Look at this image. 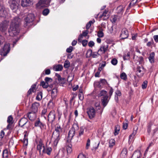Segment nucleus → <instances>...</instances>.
<instances>
[{
    "label": "nucleus",
    "instance_id": "f257e3e1",
    "mask_svg": "<svg viewBox=\"0 0 158 158\" xmlns=\"http://www.w3.org/2000/svg\"><path fill=\"white\" fill-rule=\"evenodd\" d=\"M21 19L18 17H15L12 20L8 30L10 36H15L19 34L20 31L19 25Z\"/></svg>",
    "mask_w": 158,
    "mask_h": 158
},
{
    "label": "nucleus",
    "instance_id": "f03ea898",
    "mask_svg": "<svg viewBox=\"0 0 158 158\" xmlns=\"http://www.w3.org/2000/svg\"><path fill=\"white\" fill-rule=\"evenodd\" d=\"M62 129L59 125H56L55 128V131L53 132L52 138L54 139V144L56 146L60 139V135L62 132Z\"/></svg>",
    "mask_w": 158,
    "mask_h": 158
},
{
    "label": "nucleus",
    "instance_id": "7ed1b4c3",
    "mask_svg": "<svg viewBox=\"0 0 158 158\" xmlns=\"http://www.w3.org/2000/svg\"><path fill=\"white\" fill-rule=\"evenodd\" d=\"M99 96H103L102 99V102L103 106L105 107L107 104L109 100L108 99V96L107 95V92L104 90L101 91L99 94Z\"/></svg>",
    "mask_w": 158,
    "mask_h": 158
},
{
    "label": "nucleus",
    "instance_id": "20e7f679",
    "mask_svg": "<svg viewBox=\"0 0 158 158\" xmlns=\"http://www.w3.org/2000/svg\"><path fill=\"white\" fill-rule=\"evenodd\" d=\"M9 3L11 9L14 12H16L18 9L19 3L16 0H9Z\"/></svg>",
    "mask_w": 158,
    "mask_h": 158
},
{
    "label": "nucleus",
    "instance_id": "39448f33",
    "mask_svg": "<svg viewBox=\"0 0 158 158\" xmlns=\"http://www.w3.org/2000/svg\"><path fill=\"white\" fill-rule=\"evenodd\" d=\"M34 19V15L33 14L30 13L27 15L24 19V26L26 27L30 23L32 22Z\"/></svg>",
    "mask_w": 158,
    "mask_h": 158
},
{
    "label": "nucleus",
    "instance_id": "423d86ee",
    "mask_svg": "<svg viewBox=\"0 0 158 158\" xmlns=\"http://www.w3.org/2000/svg\"><path fill=\"white\" fill-rule=\"evenodd\" d=\"M10 45L9 43L4 44L3 48L1 50V55L5 56L9 52L10 50Z\"/></svg>",
    "mask_w": 158,
    "mask_h": 158
},
{
    "label": "nucleus",
    "instance_id": "0eeeda50",
    "mask_svg": "<svg viewBox=\"0 0 158 158\" xmlns=\"http://www.w3.org/2000/svg\"><path fill=\"white\" fill-rule=\"evenodd\" d=\"M56 118V112L54 110H51L48 115L47 120L50 123L52 124Z\"/></svg>",
    "mask_w": 158,
    "mask_h": 158
},
{
    "label": "nucleus",
    "instance_id": "6e6552de",
    "mask_svg": "<svg viewBox=\"0 0 158 158\" xmlns=\"http://www.w3.org/2000/svg\"><path fill=\"white\" fill-rule=\"evenodd\" d=\"M30 125V123L28 122V119L25 118H22L19 121V125L21 127H25L28 129L29 126Z\"/></svg>",
    "mask_w": 158,
    "mask_h": 158
},
{
    "label": "nucleus",
    "instance_id": "1a4fd4ad",
    "mask_svg": "<svg viewBox=\"0 0 158 158\" xmlns=\"http://www.w3.org/2000/svg\"><path fill=\"white\" fill-rule=\"evenodd\" d=\"M8 22L6 20L3 21L0 23V31L5 33L6 31L8 26Z\"/></svg>",
    "mask_w": 158,
    "mask_h": 158
},
{
    "label": "nucleus",
    "instance_id": "9d476101",
    "mask_svg": "<svg viewBox=\"0 0 158 158\" xmlns=\"http://www.w3.org/2000/svg\"><path fill=\"white\" fill-rule=\"evenodd\" d=\"M109 45L107 43H104L101 45L100 49L98 50V52H100L101 54H104L108 50Z\"/></svg>",
    "mask_w": 158,
    "mask_h": 158
},
{
    "label": "nucleus",
    "instance_id": "9b49d317",
    "mask_svg": "<svg viewBox=\"0 0 158 158\" xmlns=\"http://www.w3.org/2000/svg\"><path fill=\"white\" fill-rule=\"evenodd\" d=\"M8 13V9H6L2 5L0 4V17H6Z\"/></svg>",
    "mask_w": 158,
    "mask_h": 158
},
{
    "label": "nucleus",
    "instance_id": "f8f14e48",
    "mask_svg": "<svg viewBox=\"0 0 158 158\" xmlns=\"http://www.w3.org/2000/svg\"><path fill=\"white\" fill-rule=\"evenodd\" d=\"M51 0H40L37 4L38 6L41 7L48 6L49 5Z\"/></svg>",
    "mask_w": 158,
    "mask_h": 158
},
{
    "label": "nucleus",
    "instance_id": "ddd939ff",
    "mask_svg": "<svg viewBox=\"0 0 158 158\" xmlns=\"http://www.w3.org/2000/svg\"><path fill=\"white\" fill-rule=\"evenodd\" d=\"M144 73V69L142 66H138L136 69V73L139 77L142 76Z\"/></svg>",
    "mask_w": 158,
    "mask_h": 158
},
{
    "label": "nucleus",
    "instance_id": "4468645a",
    "mask_svg": "<svg viewBox=\"0 0 158 158\" xmlns=\"http://www.w3.org/2000/svg\"><path fill=\"white\" fill-rule=\"evenodd\" d=\"M32 4V0H21V5L23 7H27Z\"/></svg>",
    "mask_w": 158,
    "mask_h": 158
},
{
    "label": "nucleus",
    "instance_id": "2eb2a0df",
    "mask_svg": "<svg viewBox=\"0 0 158 158\" xmlns=\"http://www.w3.org/2000/svg\"><path fill=\"white\" fill-rule=\"evenodd\" d=\"M65 154H66V150L63 148L59 150L58 154L54 158H65Z\"/></svg>",
    "mask_w": 158,
    "mask_h": 158
},
{
    "label": "nucleus",
    "instance_id": "dca6fc26",
    "mask_svg": "<svg viewBox=\"0 0 158 158\" xmlns=\"http://www.w3.org/2000/svg\"><path fill=\"white\" fill-rule=\"evenodd\" d=\"M87 114L90 118H92L95 115V111L93 107H90L87 111Z\"/></svg>",
    "mask_w": 158,
    "mask_h": 158
},
{
    "label": "nucleus",
    "instance_id": "f3484780",
    "mask_svg": "<svg viewBox=\"0 0 158 158\" xmlns=\"http://www.w3.org/2000/svg\"><path fill=\"white\" fill-rule=\"evenodd\" d=\"M128 36V31L127 29L124 28L122 30L120 37L122 39H125L127 38Z\"/></svg>",
    "mask_w": 158,
    "mask_h": 158
},
{
    "label": "nucleus",
    "instance_id": "a211bd4d",
    "mask_svg": "<svg viewBox=\"0 0 158 158\" xmlns=\"http://www.w3.org/2000/svg\"><path fill=\"white\" fill-rule=\"evenodd\" d=\"M34 126L35 127H39L42 129L44 128V124L40 122V119L38 118L35 121L34 123Z\"/></svg>",
    "mask_w": 158,
    "mask_h": 158
},
{
    "label": "nucleus",
    "instance_id": "6ab92c4d",
    "mask_svg": "<svg viewBox=\"0 0 158 158\" xmlns=\"http://www.w3.org/2000/svg\"><path fill=\"white\" fill-rule=\"evenodd\" d=\"M87 53L89 54V56H92L93 58H96L98 57L99 55H101L100 52H92V50L91 49L87 51Z\"/></svg>",
    "mask_w": 158,
    "mask_h": 158
},
{
    "label": "nucleus",
    "instance_id": "aec40b11",
    "mask_svg": "<svg viewBox=\"0 0 158 158\" xmlns=\"http://www.w3.org/2000/svg\"><path fill=\"white\" fill-rule=\"evenodd\" d=\"M40 106V104L38 102H35L33 103L31 108V112H37L38 111V107Z\"/></svg>",
    "mask_w": 158,
    "mask_h": 158
},
{
    "label": "nucleus",
    "instance_id": "412c9836",
    "mask_svg": "<svg viewBox=\"0 0 158 158\" xmlns=\"http://www.w3.org/2000/svg\"><path fill=\"white\" fill-rule=\"evenodd\" d=\"M36 113L31 111L29 112L27 116L30 120L33 121L35 119L36 117Z\"/></svg>",
    "mask_w": 158,
    "mask_h": 158
},
{
    "label": "nucleus",
    "instance_id": "4be33fe9",
    "mask_svg": "<svg viewBox=\"0 0 158 158\" xmlns=\"http://www.w3.org/2000/svg\"><path fill=\"white\" fill-rule=\"evenodd\" d=\"M37 149L39 151L40 153L41 154V150L43 149L42 150V152H45V148L44 145L42 143L41 141L39 142L38 144L37 145Z\"/></svg>",
    "mask_w": 158,
    "mask_h": 158
},
{
    "label": "nucleus",
    "instance_id": "5701e85b",
    "mask_svg": "<svg viewBox=\"0 0 158 158\" xmlns=\"http://www.w3.org/2000/svg\"><path fill=\"white\" fill-rule=\"evenodd\" d=\"M125 6H120L117 8V12L119 16H121L124 11Z\"/></svg>",
    "mask_w": 158,
    "mask_h": 158
},
{
    "label": "nucleus",
    "instance_id": "b1692460",
    "mask_svg": "<svg viewBox=\"0 0 158 158\" xmlns=\"http://www.w3.org/2000/svg\"><path fill=\"white\" fill-rule=\"evenodd\" d=\"M75 132V129L73 127L69 131L68 134V137L69 139H72L73 137Z\"/></svg>",
    "mask_w": 158,
    "mask_h": 158
},
{
    "label": "nucleus",
    "instance_id": "393cba45",
    "mask_svg": "<svg viewBox=\"0 0 158 158\" xmlns=\"http://www.w3.org/2000/svg\"><path fill=\"white\" fill-rule=\"evenodd\" d=\"M29 132L27 131H25L24 132V138L23 139V143L25 146H27L28 144V139L27 137L28 135Z\"/></svg>",
    "mask_w": 158,
    "mask_h": 158
},
{
    "label": "nucleus",
    "instance_id": "a878e982",
    "mask_svg": "<svg viewBox=\"0 0 158 158\" xmlns=\"http://www.w3.org/2000/svg\"><path fill=\"white\" fill-rule=\"evenodd\" d=\"M141 154L139 151H136L133 153L132 156V158H140Z\"/></svg>",
    "mask_w": 158,
    "mask_h": 158
},
{
    "label": "nucleus",
    "instance_id": "bb28decb",
    "mask_svg": "<svg viewBox=\"0 0 158 158\" xmlns=\"http://www.w3.org/2000/svg\"><path fill=\"white\" fill-rule=\"evenodd\" d=\"M57 89L56 88H54L52 89L51 92V97L52 99H55L57 93Z\"/></svg>",
    "mask_w": 158,
    "mask_h": 158
},
{
    "label": "nucleus",
    "instance_id": "cd10ccee",
    "mask_svg": "<svg viewBox=\"0 0 158 158\" xmlns=\"http://www.w3.org/2000/svg\"><path fill=\"white\" fill-rule=\"evenodd\" d=\"M62 69V66L60 64L55 65L53 67V70L56 71H61Z\"/></svg>",
    "mask_w": 158,
    "mask_h": 158
},
{
    "label": "nucleus",
    "instance_id": "c85d7f7f",
    "mask_svg": "<svg viewBox=\"0 0 158 158\" xmlns=\"http://www.w3.org/2000/svg\"><path fill=\"white\" fill-rule=\"evenodd\" d=\"M154 56L155 53L154 52H152L150 54L148 59L151 63H153L154 62Z\"/></svg>",
    "mask_w": 158,
    "mask_h": 158
},
{
    "label": "nucleus",
    "instance_id": "c756f323",
    "mask_svg": "<svg viewBox=\"0 0 158 158\" xmlns=\"http://www.w3.org/2000/svg\"><path fill=\"white\" fill-rule=\"evenodd\" d=\"M108 12V10H105L102 14L100 16V17L101 18L103 17V19H108L109 17V16L107 14Z\"/></svg>",
    "mask_w": 158,
    "mask_h": 158
},
{
    "label": "nucleus",
    "instance_id": "7c9ffc66",
    "mask_svg": "<svg viewBox=\"0 0 158 158\" xmlns=\"http://www.w3.org/2000/svg\"><path fill=\"white\" fill-rule=\"evenodd\" d=\"M35 87L36 85L35 84L32 85L31 86V88L27 92L28 94L29 95L31 94L32 92H35L36 91Z\"/></svg>",
    "mask_w": 158,
    "mask_h": 158
},
{
    "label": "nucleus",
    "instance_id": "2f4dec72",
    "mask_svg": "<svg viewBox=\"0 0 158 158\" xmlns=\"http://www.w3.org/2000/svg\"><path fill=\"white\" fill-rule=\"evenodd\" d=\"M137 128H136L135 130L134 129V131H133L132 133L129 136V141H131L133 139L134 136L137 133Z\"/></svg>",
    "mask_w": 158,
    "mask_h": 158
},
{
    "label": "nucleus",
    "instance_id": "473e14b6",
    "mask_svg": "<svg viewBox=\"0 0 158 158\" xmlns=\"http://www.w3.org/2000/svg\"><path fill=\"white\" fill-rule=\"evenodd\" d=\"M127 153V150L126 148H124L120 154V156L122 158H124L126 156V154Z\"/></svg>",
    "mask_w": 158,
    "mask_h": 158
},
{
    "label": "nucleus",
    "instance_id": "72a5a7b5",
    "mask_svg": "<svg viewBox=\"0 0 158 158\" xmlns=\"http://www.w3.org/2000/svg\"><path fill=\"white\" fill-rule=\"evenodd\" d=\"M52 151V148L50 147H47L46 149L45 148V152H43L44 153H46L48 155H50Z\"/></svg>",
    "mask_w": 158,
    "mask_h": 158
},
{
    "label": "nucleus",
    "instance_id": "f704fd0d",
    "mask_svg": "<svg viewBox=\"0 0 158 158\" xmlns=\"http://www.w3.org/2000/svg\"><path fill=\"white\" fill-rule=\"evenodd\" d=\"M120 130V126L118 125H116L114 128V134L115 135H117L119 133Z\"/></svg>",
    "mask_w": 158,
    "mask_h": 158
},
{
    "label": "nucleus",
    "instance_id": "c9c22d12",
    "mask_svg": "<svg viewBox=\"0 0 158 158\" xmlns=\"http://www.w3.org/2000/svg\"><path fill=\"white\" fill-rule=\"evenodd\" d=\"M42 93L41 91L38 92L36 97V99L38 101H40L42 98Z\"/></svg>",
    "mask_w": 158,
    "mask_h": 158
},
{
    "label": "nucleus",
    "instance_id": "e433bc0d",
    "mask_svg": "<svg viewBox=\"0 0 158 158\" xmlns=\"http://www.w3.org/2000/svg\"><path fill=\"white\" fill-rule=\"evenodd\" d=\"M104 33L102 29H100L98 32L97 36L99 38H102L104 36Z\"/></svg>",
    "mask_w": 158,
    "mask_h": 158
},
{
    "label": "nucleus",
    "instance_id": "4c0bfd02",
    "mask_svg": "<svg viewBox=\"0 0 158 158\" xmlns=\"http://www.w3.org/2000/svg\"><path fill=\"white\" fill-rule=\"evenodd\" d=\"M137 2L138 0H132L129 4L127 10L129 9L131 6H134Z\"/></svg>",
    "mask_w": 158,
    "mask_h": 158
},
{
    "label": "nucleus",
    "instance_id": "58836bf2",
    "mask_svg": "<svg viewBox=\"0 0 158 158\" xmlns=\"http://www.w3.org/2000/svg\"><path fill=\"white\" fill-rule=\"evenodd\" d=\"M115 141L114 139H111L110 140L109 142V147L112 148L115 144Z\"/></svg>",
    "mask_w": 158,
    "mask_h": 158
},
{
    "label": "nucleus",
    "instance_id": "ea45409f",
    "mask_svg": "<svg viewBox=\"0 0 158 158\" xmlns=\"http://www.w3.org/2000/svg\"><path fill=\"white\" fill-rule=\"evenodd\" d=\"M87 155L84 154L83 153H80L77 156V158H88Z\"/></svg>",
    "mask_w": 158,
    "mask_h": 158
},
{
    "label": "nucleus",
    "instance_id": "a19ab883",
    "mask_svg": "<svg viewBox=\"0 0 158 158\" xmlns=\"http://www.w3.org/2000/svg\"><path fill=\"white\" fill-rule=\"evenodd\" d=\"M72 146L71 144L69 145L67 147V151L68 154H70L71 153L72 151Z\"/></svg>",
    "mask_w": 158,
    "mask_h": 158
},
{
    "label": "nucleus",
    "instance_id": "79ce46f5",
    "mask_svg": "<svg viewBox=\"0 0 158 158\" xmlns=\"http://www.w3.org/2000/svg\"><path fill=\"white\" fill-rule=\"evenodd\" d=\"M64 67L65 68H68L70 66V63L69 61L68 60H66L64 63Z\"/></svg>",
    "mask_w": 158,
    "mask_h": 158
},
{
    "label": "nucleus",
    "instance_id": "37998d69",
    "mask_svg": "<svg viewBox=\"0 0 158 158\" xmlns=\"http://www.w3.org/2000/svg\"><path fill=\"white\" fill-rule=\"evenodd\" d=\"M120 77L121 79L124 80H126L127 79V75L124 72L121 73Z\"/></svg>",
    "mask_w": 158,
    "mask_h": 158
},
{
    "label": "nucleus",
    "instance_id": "c03bdc74",
    "mask_svg": "<svg viewBox=\"0 0 158 158\" xmlns=\"http://www.w3.org/2000/svg\"><path fill=\"white\" fill-rule=\"evenodd\" d=\"M40 85L44 88H47L49 86L48 84L44 81H42L41 82Z\"/></svg>",
    "mask_w": 158,
    "mask_h": 158
},
{
    "label": "nucleus",
    "instance_id": "a18cd8bd",
    "mask_svg": "<svg viewBox=\"0 0 158 158\" xmlns=\"http://www.w3.org/2000/svg\"><path fill=\"white\" fill-rule=\"evenodd\" d=\"M154 42L153 39H152L150 41L148 42L146 44V45L148 47H152V46L154 44Z\"/></svg>",
    "mask_w": 158,
    "mask_h": 158
},
{
    "label": "nucleus",
    "instance_id": "49530a36",
    "mask_svg": "<svg viewBox=\"0 0 158 158\" xmlns=\"http://www.w3.org/2000/svg\"><path fill=\"white\" fill-rule=\"evenodd\" d=\"M47 112V110L46 109H44L41 112L42 116L44 117L45 119H47V117L45 116V114Z\"/></svg>",
    "mask_w": 158,
    "mask_h": 158
},
{
    "label": "nucleus",
    "instance_id": "de8ad7c7",
    "mask_svg": "<svg viewBox=\"0 0 158 158\" xmlns=\"http://www.w3.org/2000/svg\"><path fill=\"white\" fill-rule=\"evenodd\" d=\"M94 86L95 88H100L101 86L100 82L98 81H96L94 82Z\"/></svg>",
    "mask_w": 158,
    "mask_h": 158
},
{
    "label": "nucleus",
    "instance_id": "09e8293b",
    "mask_svg": "<svg viewBox=\"0 0 158 158\" xmlns=\"http://www.w3.org/2000/svg\"><path fill=\"white\" fill-rule=\"evenodd\" d=\"M130 58V54L129 52H127L123 56V58L124 60H127L129 59Z\"/></svg>",
    "mask_w": 158,
    "mask_h": 158
},
{
    "label": "nucleus",
    "instance_id": "8fccbe9b",
    "mask_svg": "<svg viewBox=\"0 0 158 158\" xmlns=\"http://www.w3.org/2000/svg\"><path fill=\"white\" fill-rule=\"evenodd\" d=\"M49 13V10L48 9H45L43 11L42 13L44 16L47 15Z\"/></svg>",
    "mask_w": 158,
    "mask_h": 158
},
{
    "label": "nucleus",
    "instance_id": "3c124183",
    "mask_svg": "<svg viewBox=\"0 0 158 158\" xmlns=\"http://www.w3.org/2000/svg\"><path fill=\"white\" fill-rule=\"evenodd\" d=\"M13 119V118H12L11 115H10L7 118V122L8 123H12L13 122H12Z\"/></svg>",
    "mask_w": 158,
    "mask_h": 158
},
{
    "label": "nucleus",
    "instance_id": "603ef678",
    "mask_svg": "<svg viewBox=\"0 0 158 158\" xmlns=\"http://www.w3.org/2000/svg\"><path fill=\"white\" fill-rule=\"evenodd\" d=\"M54 100V99H52L50 100L48 103V106H50L52 108L54 106V102H53V100Z\"/></svg>",
    "mask_w": 158,
    "mask_h": 158
},
{
    "label": "nucleus",
    "instance_id": "864d4df0",
    "mask_svg": "<svg viewBox=\"0 0 158 158\" xmlns=\"http://www.w3.org/2000/svg\"><path fill=\"white\" fill-rule=\"evenodd\" d=\"M148 81H145L143 83L142 85V88L143 89H145L146 88L147 86Z\"/></svg>",
    "mask_w": 158,
    "mask_h": 158
},
{
    "label": "nucleus",
    "instance_id": "5fc2aeb1",
    "mask_svg": "<svg viewBox=\"0 0 158 158\" xmlns=\"http://www.w3.org/2000/svg\"><path fill=\"white\" fill-rule=\"evenodd\" d=\"M90 140L89 139H88L87 141V143L86 144V146L85 147V148L86 149H88L90 145Z\"/></svg>",
    "mask_w": 158,
    "mask_h": 158
},
{
    "label": "nucleus",
    "instance_id": "6e6d98bb",
    "mask_svg": "<svg viewBox=\"0 0 158 158\" xmlns=\"http://www.w3.org/2000/svg\"><path fill=\"white\" fill-rule=\"evenodd\" d=\"M117 60L115 58H114L111 61V64L113 65H116L117 63Z\"/></svg>",
    "mask_w": 158,
    "mask_h": 158
},
{
    "label": "nucleus",
    "instance_id": "4d7b16f0",
    "mask_svg": "<svg viewBox=\"0 0 158 158\" xmlns=\"http://www.w3.org/2000/svg\"><path fill=\"white\" fill-rule=\"evenodd\" d=\"M45 81L47 84H48L52 81V79L50 78L46 77L45 78Z\"/></svg>",
    "mask_w": 158,
    "mask_h": 158
},
{
    "label": "nucleus",
    "instance_id": "13d9d810",
    "mask_svg": "<svg viewBox=\"0 0 158 158\" xmlns=\"http://www.w3.org/2000/svg\"><path fill=\"white\" fill-rule=\"evenodd\" d=\"M84 129L83 128H81L80 129L79 132V136H81L82 135L84 132Z\"/></svg>",
    "mask_w": 158,
    "mask_h": 158
},
{
    "label": "nucleus",
    "instance_id": "bf43d9fd",
    "mask_svg": "<svg viewBox=\"0 0 158 158\" xmlns=\"http://www.w3.org/2000/svg\"><path fill=\"white\" fill-rule=\"evenodd\" d=\"M8 151L7 150H4L3 152L2 156L3 157H6L7 156Z\"/></svg>",
    "mask_w": 158,
    "mask_h": 158
},
{
    "label": "nucleus",
    "instance_id": "052dcab7",
    "mask_svg": "<svg viewBox=\"0 0 158 158\" xmlns=\"http://www.w3.org/2000/svg\"><path fill=\"white\" fill-rule=\"evenodd\" d=\"M5 41L4 37L2 35H0V45L2 44Z\"/></svg>",
    "mask_w": 158,
    "mask_h": 158
},
{
    "label": "nucleus",
    "instance_id": "680f3d73",
    "mask_svg": "<svg viewBox=\"0 0 158 158\" xmlns=\"http://www.w3.org/2000/svg\"><path fill=\"white\" fill-rule=\"evenodd\" d=\"M89 33V31L88 30H86L82 32V35L83 36L85 37Z\"/></svg>",
    "mask_w": 158,
    "mask_h": 158
},
{
    "label": "nucleus",
    "instance_id": "e2e57ef3",
    "mask_svg": "<svg viewBox=\"0 0 158 158\" xmlns=\"http://www.w3.org/2000/svg\"><path fill=\"white\" fill-rule=\"evenodd\" d=\"M73 51V47L70 46L66 49V52L68 53H71Z\"/></svg>",
    "mask_w": 158,
    "mask_h": 158
},
{
    "label": "nucleus",
    "instance_id": "0e129e2a",
    "mask_svg": "<svg viewBox=\"0 0 158 158\" xmlns=\"http://www.w3.org/2000/svg\"><path fill=\"white\" fill-rule=\"evenodd\" d=\"M94 45V42L92 41H90L88 43V45L89 47H92Z\"/></svg>",
    "mask_w": 158,
    "mask_h": 158
},
{
    "label": "nucleus",
    "instance_id": "69168bd1",
    "mask_svg": "<svg viewBox=\"0 0 158 158\" xmlns=\"http://www.w3.org/2000/svg\"><path fill=\"white\" fill-rule=\"evenodd\" d=\"M115 95L116 96H120L121 95V93L120 90H117L115 92Z\"/></svg>",
    "mask_w": 158,
    "mask_h": 158
},
{
    "label": "nucleus",
    "instance_id": "338daca9",
    "mask_svg": "<svg viewBox=\"0 0 158 158\" xmlns=\"http://www.w3.org/2000/svg\"><path fill=\"white\" fill-rule=\"evenodd\" d=\"M88 41L86 40H84L82 41V44L83 46H85L87 44Z\"/></svg>",
    "mask_w": 158,
    "mask_h": 158
},
{
    "label": "nucleus",
    "instance_id": "774afa93",
    "mask_svg": "<svg viewBox=\"0 0 158 158\" xmlns=\"http://www.w3.org/2000/svg\"><path fill=\"white\" fill-rule=\"evenodd\" d=\"M106 66V63L105 62L104 63L102 64L101 65V66L98 69L100 71H101L103 68Z\"/></svg>",
    "mask_w": 158,
    "mask_h": 158
}]
</instances>
